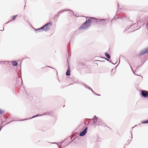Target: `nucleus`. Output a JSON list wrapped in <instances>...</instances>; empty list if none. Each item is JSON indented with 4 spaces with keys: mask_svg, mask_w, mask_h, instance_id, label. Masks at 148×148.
Masks as SVG:
<instances>
[{
    "mask_svg": "<svg viewBox=\"0 0 148 148\" xmlns=\"http://www.w3.org/2000/svg\"><path fill=\"white\" fill-rule=\"evenodd\" d=\"M91 21L92 19H89L88 20H87L82 26L79 27V29L80 30L86 29L90 25Z\"/></svg>",
    "mask_w": 148,
    "mask_h": 148,
    "instance_id": "f257e3e1",
    "label": "nucleus"
},
{
    "mask_svg": "<svg viewBox=\"0 0 148 148\" xmlns=\"http://www.w3.org/2000/svg\"><path fill=\"white\" fill-rule=\"evenodd\" d=\"M52 25V23L50 22L47 23L41 27L40 28L38 29V30L42 29L44 30L45 32H47L50 29Z\"/></svg>",
    "mask_w": 148,
    "mask_h": 148,
    "instance_id": "f03ea898",
    "label": "nucleus"
},
{
    "mask_svg": "<svg viewBox=\"0 0 148 148\" xmlns=\"http://www.w3.org/2000/svg\"><path fill=\"white\" fill-rule=\"evenodd\" d=\"M141 93L143 97H148V93L147 91L145 90H142L141 92Z\"/></svg>",
    "mask_w": 148,
    "mask_h": 148,
    "instance_id": "7ed1b4c3",
    "label": "nucleus"
},
{
    "mask_svg": "<svg viewBox=\"0 0 148 148\" xmlns=\"http://www.w3.org/2000/svg\"><path fill=\"white\" fill-rule=\"evenodd\" d=\"M87 127H86L84 130L81 132L79 134L80 136H84L86 134V133L87 131Z\"/></svg>",
    "mask_w": 148,
    "mask_h": 148,
    "instance_id": "20e7f679",
    "label": "nucleus"
},
{
    "mask_svg": "<svg viewBox=\"0 0 148 148\" xmlns=\"http://www.w3.org/2000/svg\"><path fill=\"white\" fill-rule=\"evenodd\" d=\"M93 122L94 123H95L97 121V118L95 116H94V119H93Z\"/></svg>",
    "mask_w": 148,
    "mask_h": 148,
    "instance_id": "39448f33",
    "label": "nucleus"
},
{
    "mask_svg": "<svg viewBox=\"0 0 148 148\" xmlns=\"http://www.w3.org/2000/svg\"><path fill=\"white\" fill-rule=\"evenodd\" d=\"M12 65L14 66H16L17 65L18 63L16 61H13L12 62Z\"/></svg>",
    "mask_w": 148,
    "mask_h": 148,
    "instance_id": "423d86ee",
    "label": "nucleus"
},
{
    "mask_svg": "<svg viewBox=\"0 0 148 148\" xmlns=\"http://www.w3.org/2000/svg\"><path fill=\"white\" fill-rule=\"evenodd\" d=\"M93 21L94 22H100L101 21V20L100 19H97L96 18H93Z\"/></svg>",
    "mask_w": 148,
    "mask_h": 148,
    "instance_id": "0eeeda50",
    "label": "nucleus"
},
{
    "mask_svg": "<svg viewBox=\"0 0 148 148\" xmlns=\"http://www.w3.org/2000/svg\"><path fill=\"white\" fill-rule=\"evenodd\" d=\"M146 53L145 51H141L140 52V53L139 54V56H141V55H143L144 54H145Z\"/></svg>",
    "mask_w": 148,
    "mask_h": 148,
    "instance_id": "6e6552de",
    "label": "nucleus"
},
{
    "mask_svg": "<svg viewBox=\"0 0 148 148\" xmlns=\"http://www.w3.org/2000/svg\"><path fill=\"white\" fill-rule=\"evenodd\" d=\"M105 56L109 59L110 58V55L107 53H105Z\"/></svg>",
    "mask_w": 148,
    "mask_h": 148,
    "instance_id": "1a4fd4ad",
    "label": "nucleus"
},
{
    "mask_svg": "<svg viewBox=\"0 0 148 148\" xmlns=\"http://www.w3.org/2000/svg\"><path fill=\"white\" fill-rule=\"evenodd\" d=\"M66 74L67 76H69L70 75V71L68 70L66 73Z\"/></svg>",
    "mask_w": 148,
    "mask_h": 148,
    "instance_id": "9d476101",
    "label": "nucleus"
},
{
    "mask_svg": "<svg viewBox=\"0 0 148 148\" xmlns=\"http://www.w3.org/2000/svg\"><path fill=\"white\" fill-rule=\"evenodd\" d=\"M17 16V15H15V16H12V19L13 20H14L15 19V18Z\"/></svg>",
    "mask_w": 148,
    "mask_h": 148,
    "instance_id": "9b49d317",
    "label": "nucleus"
},
{
    "mask_svg": "<svg viewBox=\"0 0 148 148\" xmlns=\"http://www.w3.org/2000/svg\"><path fill=\"white\" fill-rule=\"evenodd\" d=\"M4 113V111L0 109V114H3Z\"/></svg>",
    "mask_w": 148,
    "mask_h": 148,
    "instance_id": "f8f14e48",
    "label": "nucleus"
},
{
    "mask_svg": "<svg viewBox=\"0 0 148 148\" xmlns=\"http://www.w3.org/2000/svg\"><path fill=\"white\" fill-rule=\"evenodd\" d=\"M148 123V120L144 121H143L142 123Z\"/></svg>",
    "mask_w": 148,
    "mask_h": 148,
    "instance_id": "ddd939ff",
    "label": "nucleus"
},
{
    "mask_svg": "<svg viewBox=\"0 0 148 148\" xmlns=\"http://www.w3.org/2000/svg\"><path fill=\"white\" fill-rule=\"evenodd\" d=\"M145 51L146 53H148V47L147 48H146L145 49Z\"/></svg>",
    "mask_w": 148,
    "mask_h": 148,
    "instance_id": "4468645a",
    "label": "nucleus"
},
{
    "mask_svg": "<svg viewBox=\"0 0 148 148\" xmlns=\"http://www.w3.org/2000/svg\"><path fill=\"white\" fill-rule=\"evenodd\" d=\"M98 125H99V123H98Z\"/></svg>",
    "mask_w": 148,
    "mask_h": 148,
    "instance_id": "2eb2a0df",
    "label": "nucleus"
}]
</instances>
